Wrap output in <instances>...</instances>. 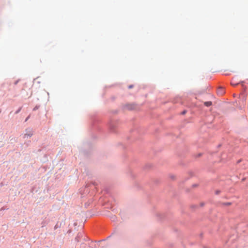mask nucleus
<instances>
[{
	"label": "nucleus",
	"instance_id": "nucleus-5",
	"mask_svg": "<svg viewBox=\"0 0 248 248\" xmlns=\"http://www.w3.org/2000/svg\"><path fill=\"white\" fill-rule=\"evenodd\" d=\"M219 193H220V191H219V190H216V194H218Z\"/></svg>",
	"mask_w": 248,
	"mask_h": 248
},
{
	"label": "nucleus",
	"instance_id": "nucleus-2",
	"mask_svg": "<svg viewBox=\"0 0 248 248\" xmlns=\"http://www.w3.org/2000/svg\"><path fill=\"white\" fill-rule=\"evenodd\" d=\"M32 132L31 131H30L29 133H26L24 135L25 137L28 138V137H30L32 136Z\"/></svg>",
	"mask_w": 248,
	"mask_h": 248
},
{
	"label": "nucleus",
	"instance_id": "nucleus-6",
	"mask_svg": "<svg viewBox=\"0 0 248 248\" xmlns=\"http://www.w3.org/2000/svg\"><path fill=\"white\" fill-rule=\"evenodd\" d=\"M231 84H232V86H236V84H235V83H233V84L232 83Z\"/></svg>",
	"mask_w": 248,
	"mask_h": 248
},
{
	"label": "nucleus",
	"instance_id": "nucleus-1",
	"mask_svg": "<svg viewBox=\"0 0 248 248\" xmlns=\"http://www.w3.org/2000/svg\"><path fill=\"white\" fill-rule=\"evenodd\" d=\"M218 93L220 94V95H222L224 93V91L223 88H220L217 91Z\"/></svg>",
	"mask_w": 248,
	"mask_h": 248
},
{
	"label": "nucleus",
	"instance_id": "nucleus-4",
	"mask_svg": "<svg viewBox=\"0 0 248 248\" xmlns=\"http://www.w3.org/2000/svg\"><path fill=\"white\" fill-rule=\"evenodd\" d=\"M231 203L230 202H227V203H224L225 205H227V206L231 205Z\"/></svg>",
	"mask_w": 248,
	"mask_h": 248
},
{
	"label": "nucleus",
	"instance_id": "nucleus-7",
	"mask_svg": "<svg viewBox=\"0 0 248 248\" xmlns=\"http://www.w3.org/2000/svg\"><path fill=\"white\" fill-rule=\"evenodd\" d=\"M129 88H132V86H129Z\"/></svg>",
	"mask_w": 248,
	"mask_h": 248
},
{
	"label": "nucleus",
	"instance_id": "nucleus-3",
	"mask_svg": "<svg viewBox=\"0 0 248 248\" xmlns=\"http://www.w3.org/2000/svg\"><path fill=\"white\" fill-rule=\"evenodd\" d=\"M212 102L211 101H207L204 102V105L207 107H209L212 105Z\"/></svg>",
	"mask_w": 248,
	"mask_h": 248
},
{
	"label": "nucleus",
	"instance_id": "nucleus-8",
	"mask_svg": "<svg viewBox=\"0 0 248 248\" xmlns=\"http://www.w3.org/2000/svg\"><path fill=\"white\" fill-rule=\"evenodd\" d=\"M185 113H186V112H185V111H184V112H183V114H185Z\"/></svg>",
	"mask_w": 248,
	"mask_h": 248
}]
</instances>
